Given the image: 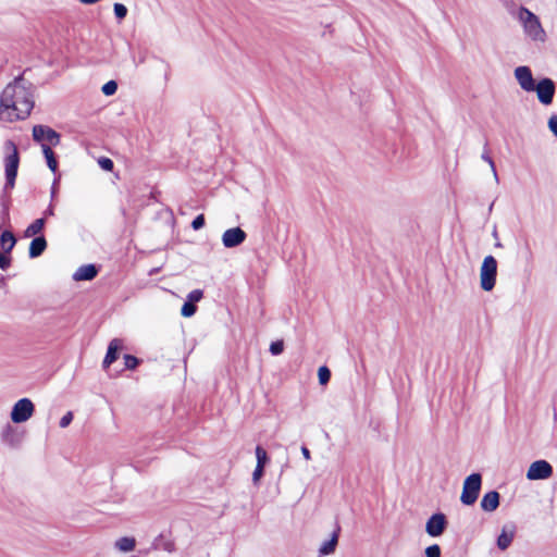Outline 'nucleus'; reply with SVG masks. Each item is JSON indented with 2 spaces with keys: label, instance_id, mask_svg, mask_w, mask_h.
<instances>
[{
  "label": "nucleus",
  "instance_id": "29",
  "mask_svg": "<svg viewBox=\"0 0 557 557\" xmlns=\"http://www.w3.org/2000/svg\"><path fill=\"white\" fill-rule=\"evenodd\" d=\"M284 350V343L283 341H276V342H273L271 343L270 345V352L274 356H277L280 354H282Z\"/></svg>",
  "mask_w": 557,
  "mask_h": 557
},
{
  "label": "nucleus",
  "instance_id": "25",
  "mask_svg": "<svg viewBox=\"0 0 557 557\" xmlns=\"http://www.w3.org/2000/svg\"><path fill=\"white\" fill-rule=\"evenodd\" d=\"M481 158H482V160H484L490 165L491 171H492L493 176H494V180H495V183L498 184L499 183V177H498V174H497V171H496V166H495V163H494L493 159L488 156L487 152H483Z\"/></svg>",
  "mask_w": 557,
  "mask_h": 557
},
{
  "label": "nucleus",
  "instance_id": "19",
  "mask_svg": "<svg viewBox=\"0 0 557 557\" xmlns=\"http://www.w3.org/2000/svg\"><path fill=\"white\" fill-rule=\"evenodd\" d=\"M135 546H136V541L134 537L124 536V537L119 539L115 542V547L120 552H123V553H128V552L134 550Z\"/></svg>",
  "mask_w": 557,
  "mask_h": 557
},
{
  "label": "nucleus",
  "instance_id": "11",
  "mask_svg": "<svg viewBox=\"0 0 557 557\" xmlns=\"http://www.w3.org/2000/svg\"><path fill=\"white\" fill-rule=\"evenodd\" d=\"M447 525L446 517L444 513L432 515L425 524L426 533L432 537H437L443 534Z\"/></svg>",
  "mask_w": 557,
  "mask_h": 557
},
{
  "label": "nucleus",
  "instance_id": "1",
  "mask_svg": "<svg viewBox=\"0 0 557 557\" xmlns=\"http://www.w3.org/2000/svg\"><path fill=\"white\" fill-rule=\"evenodd\" d=\"M35 104L34 87L22 76L9 83L0 95V121L25 120Z\"/></svg>",
  "mask_w": 557,
  "mask_h": 557
},
{
  "label": "nucleus",
  "instance_id": "20",
  "mask_svg": "<svg viewBox=\"0 0 557 557\" xmlns=\"http://www.w3.org/2000/svg\"><path fill=\"white\" fill-rule=\"evenodd\" d=\"M45 219L40 218L35 220L32 224L27 226V228L24 232L25 237H33L38 235L45 227Z\"/></svg>",
  "mask_w": 557,
  "mask_h": 557
},
{
  "label": "nucleus",
  "instance_id": "30",
  "mask_svg": "<svg viewBox=\"0 0 557 557\" xmlns=\"http://www.w3.org/2000/svg\"><path fill=\"white\" fill-rule=\"evenodd\" d=\"M114 14L119 20H123L127 14V8L122 3L114 4Z\"/></svg>",
  "mask_w": 557,
  "mask_h": 557
},
{
  "label": "nucleus",
  "instance_id": "5",
  "mask_svg": "<svg viewBox=\"0 0 557 557\" xmlns=\"http://www.w3.org/2000/svg\"><path fill=\"white\" fill-rule=\"evenodd\" d=\"M482 485V476L480 473H472L466 478L462 485L460 500L463 505H473L479 496Z\"/></svg>",
  "mask_w": 557,
  "mask_h": 557
},
{
  "label": "nucleus",
  "instance_id": "3",
  "mask_svg": "<svg viewBox=\"0 0 557 557\" xmlns=\"http://www.w3.org/2000/svg\"><path fill=\"white\" fill-rule=\"evenodd\" d=\"M4 151V171L7 187L12 188L15 184L17 169L20 164V157L16 145L12 140H7L3 145Z\"/></svg>",
  "mask_w": 557,
  "mask_h": 557
},
{
  "label": "nucleus",
  "instance_id": "6",
  "mask_svg": "<svg viewBox=\"0 0 557 557\" xmlns=\"http://www.w3.org/2000/svg\"><path fill=\"white\" fill-rule=\"evenodd\" d=\"M34 412L33 401L29 398H21L13 405L10 417L14 423H23L29 420Z\"/></svg>",
  "mask_w": 557,
  "mask_h": 557
},
{
  "label": "nucleus",
  "instance_id": "37",
  "mask_svg": "<svg viewBox=\"0 0 557 557\" xmlns=\"http://www.w3.org/2000/svg\"><path fill=\"white\" fill-rule=\"evenodd\" d=\"M205 225V216L203 214H199L197 215L194 221L191 222V227L197 231V230H200Z\"/></svg>",
  "mask_w": 557,
  "mask_h": 557
},
{
  "label": "nucleus",
  "instance_id": "38",
  "mask_svg": "<svg viewBox=\"0 0 557 557\" xmlns=\"http://www.w3.org/2000/svg\"><path fill=\"white\" fill-rule=\"evenodd\" d=\"M548 128L557 137V115H553L549 117Z\"/></svg>",
  "mask_w": 557,
  "mask_h": 557
},
{
  "label": "nucleus",
  "instance_id": "17",
  "mask_svg": "<svg viewBox=\"0 0 557 557\" xmlns=\"http://www.w3.org/2000/svg\"><path fill=\"white\" fill-rule=\"evenodd\" d=\"M338 542V533L334 532L332 537L323 542L319 548V556H327L335 552Z\"/></svg>",
  "mask_w": 557,
  "mask_h": 557
},
{
  "label": "nucleus",
  "instance_id": "23",
  "mask_svg": "<svg viewBox=\"0 0 557 557\" xmlns=\"http://www.w3.org/2000/svg\"><path fill=\"white\" fill-rule=\"evenodd\" d=\"M256 458H257V465L260 467H265L267 462L269 461L268 454L264 448L261 446L256 447Z\"/></svg>",
  "mask_w": 557,
  "mask_h": 557
},
{
  "label": "nucleus",
  "instance_id": "10",
  "mask_svg": "<svg viewBox=\"0 0 557 557\" xmlns=\"http://www.w3.org/2000/svg\"><path fill=\"white\" fill-rule=\"evenodd\" d=\"M247 234L240 227L226 230L222 235V244L225 248H235L246 240Z\"/></svg>",
  "mask_w": 557,
  "mask_h": 557
},
{
  "label": "nucleus",
  "instance_id": "4",
  "mask_svg": "<svg viewBox=\"0 0 557 557\" xmlns=\"http://www.w3.org/2000/svg\"><path fill=\"white\" fill-rule=\"evenodd\" d=\"M497 261L493 256H486L480 267V286L484 292H491L496 285Z\"/></svg>",
  "mask_w": 557,
  "mask_h": 557
},
{
  "label": "nucleus",
  "instance_id": "24",
  "mask_svg": "<svg viewBox=\"0 0 557 557\" xmlns=\"http://www.w3.org/2000/svg\"><path fill=\"white\" fill-rule=\"evenodd\" d=\"M318 377L321 385H326L331 379V371L327 367L322 366L318 370Z\"/></svg>",
  "mask_w": 557,
  "mask_h": 557
},
{
  "label": "nucleus",
  "instance_id": "26",
  "mask_svg": "<svg viewBox=\"0 0 557 557\" xmlns=\"http://www.w3.org/2000/svg\"><path fill=\"white\" fill-rule=\"evenodd\" d=\"M117 90V84L115 81H109L107 82L102 87H101V91L106 95V96H112L116 92Z\"/></svg>",
  "mask_w": 557,
  "mask_h": 557
},
{
  "label": "nucleus",
  "instance_id": "42",
  "mask_svg": "<svg viewBox=\"0 0 557 557\" xmlns=\"http://www.w3.org/2000/svg\"><path fill=\"white\" fill-rule=\"evenodd\" d=\"M495 246H496V247H502V244H500L499 242H497V243L495 244Z\"/></svg>",
  "mask_w": 557,
  "mask_h": 557
},
{
  "label": "nucleus",
  "instance_id": "12",
  "mask_svg": "<svg viewBox=\"0 0 557 557\" xmlns=\"http://www.w3.org/2000/svg\"><path fill=\"white\" fill-rule=\"evenodd\" d=\"M515 77L518 82V84L520 85V87L524 90V91H533L534 90V79H533V76H532V73H531V70L530 67L528 66H518L516 70H515Z\"/></svg>",
  "mask_w": 557,
  "mask_h": 557
},
{
  "label": "nucleus",
  "instance_id": "32",
  "mask_svg": "<svg viewBox=\"0 0 557 557\" xmlns=\"http://www.w3.org/2000/svg\"><path fill=\"white\" fill-rule=\"evenodd\" d=\"M426 557H441V547L437 544H433L425 548Z\"/></svg>",
  "mask_w": 557,
  "mask_h": 557
},
{
  "label": "nucleus",
  "instance_id": "41",
  "mask_svg": "<svg viewBox=\"0 0 557 557\" xmlns=\"http://www.w3.org/2000/svg\"><path fill=\"white\" fill-rule=\"evenodd\" d=\"M57 194V181H54V183L52 184V187H51V198H53Z\"/></svg>",
  "mask_w": 557,
  "mask_h": 557
},
{
  "label": "nucleus",
  "instance_id": "16",
  "mask_svg": "<svg viewBox=\"0 0 557 557\" xmlns=\"http://www.w3.org/2000/svg\"><path fill=\"white\" fill-rule=\"evenodd\" d=\"M47 248V242L44 236L35 237L29 245V257H39Z\"/></svg>",
  "mask_w": 557,
  "mask_h": 557
},
{
  "label": "nucleus",
  "instance_id": "9",
  "mask_svg": "<svg viewBox=\"0 0 557 557\" xmlns=\"http://www.w3.org/2000/svg\"><path fill=\"white\" fill-rule=\"evenodd\" d=\"M33 138L37 143L45 144V141L57 146L60 143V135L49 126L35 125L33 127Z\"/></svg>",
  "mask_w": 557,
  "mask_h": 557
},
{
  "label": "nucleus",
  "instance_id": "7",
  "mask_svg": "<svg viewBox=\"0 0 557 557\" xmlns=\"http://www.w3.org/2000/svg\"><path fill=\"white\" fill-rule=\"evenodd\" d=\"M553 475V467L546 460L532 462L527 471V479L530 481L546 480Z\"/></svg>",
  "mask_w": 557,
  "mask_h": 557
},
{
  "label": "nucleus",
  "instance_id": "22",
  "mask_svg": "<svg viewBox=\"0 0 557 557\" xmlns=\"http://www.w3.org/2000/svg\"><path fill=\"white\" fill-rule=\"evenodd\" d=\"M41 148H42V153L47 160V165L48 168L52 171V172H55L57 169H58V161L54 157V153L53 151L51 150V148L46 145V144H42L41 145Z\"/></svg>",
  "mask_w": 557,
  "mask_h": 557
},
{
  "label": "nucleus",
  "instance_id": "2",
  "mask_svg": "<svg viewBox=\"0 0 557 557\" xmlns=\"http://www.w3.org/2000/svg\"><path fill=\"white\" fill-rule=\"evenodd\" d=\"M513 17L521 26L525 38L534 42H544L546 40L547 34L540 17L527 7L520 5L517 8Z\"/></svg>",
  "mask_w": 557,
  "mask_h": 557
},
{
  "label": "nucleus",
  "instance_id": "8",
  "mask_svg": "<svg viewBox=\"0 0 557 557\" xmlns=\"http://www.w3.org/2000/svg\"><path fill=\"white\" fill-rule=\"evenodd\" d=\"M555 90V83L550 78H543L534 84L533 91L536 92L537 99L543 106H549L553 102Z\"/></svg>",
  "mask_w": 557,
  "mask_h": 557
},
{
  "label": "nucleus",
  "instance_id": "21",
  "mask_svg": "<svg viewBox=\"0 0 557 557\" xmlns=\"http://www.w3.org/2000/svg\"><path fill=\"white\" fill-rule=\"evenodd\" d=\"M515 536V532L510 531L507 532L506 528L503 529L502 533L499 534L497 539V546L499 549L505 550L509 547Z\"/></svg>",
  "mask_w": 557,
  "mask_h": 557
},
{
  "label": "nucleus",
  "instance_id": "39",
  "mask_svg": "<svg viewBox=\"0 0 557 557\" xmlns=\"http://www.w3.org/2000/svg\"><path fill=\"white\" fill-rule=\"evenodd\" d=\"M301 454H302V456H304V458L306 460H310L311 459L310 450L306 446L301 447Z\"/></svg>",
  "mask_w": 557,
  "mask_h": 557
},
{
  "label": "nucleus",
  "instance_id": "31",
  "mask_svg": "<svg viewBox=\"0 0 557 557\" xmlns=\"http://www.w3.org/2000/svg\"><path fill=\"white\" fill-rule=\"evenodd\" d=\"M98 164L104 171H112L113 169V161L107 157L99 158Z\"/></svg>",
  "mask_w": 557,
  "mask_h": 557
},
{
  "label": "nucleus",
  "instance_id": "18",
  "mask_svg": "<svg viewBox=\"0 0 557 557\" xmlns=\"http://www.w3.org/2000/svg\"><path fill=\"white\" fill-rule=\"evenodd\" d=\"M16 244L14 234L10 231H4L0 236V245L5 253H10Z\"/></svg>",
  "mask_w": 557,
  "mask_h": 557
},
{
  "label": "nucleus",
  "instance_id": "13",
  "mask_svg": "<svg viewBox=\"0 0 557 557\" xmlns=\"http://www.w3.org/2000/svg\"><path fill=\"white\" fill-rule=\"evenodd\" d=\"M499 493L496 491H490L485 493L481 499V508L486 512L495 511L499 506Z\"/></svg>",
  "mask_w": 557,
  "mask_h": 557
},
{
  "label": "nucleus",
  "instance_id": "40",
  "mask_svg": "<svg viewBox=\"0 0 557 557\" xmlns=\"http://www.w3.org/2000/svg\"><path fill=\"white\" fill-rule=\"evenodd\" d=\"M53 214H54V209H53V206H52V205H50V206L46 209V211H45V215H47V216H52Z\"/></svg>",
  "mask_w": 557,
  "mask_h": 557
},
{
  "label": "nucleus",
  "instance_id": "15",
  "mask_svg": "<svg viewBox=\"0 0 557 557\" xmlns=\"http://www.w3.org/2000/svg\"><path fill=\"white\" fill-rule=\"evenodd\" d=\"M97 269L94 264H85L79 267L73 274L75 281H90L97 275Z\"/></svg>",
  "mask_w": 557,
  "mask_h": 557
},
{
  "label": "nucleus",
  "instance_id": "28",
  "mask_svg": "<svg viewBox=\"0 0 557 557\" xmlns=\"http://www.w3.org/2000/svg\"><path fill=\"white\" fill-rule=\"evenodd\" d=\"M203 293L201 289H194L187 295V301L191 304L198 302L202 299Z\"/></svg>",
  "mask_w": 557,
  "mask_h": 557
},
{
  "label": "nucleus",
  "instance_id": "35",
  "mask_svg": "<svg viewBox=\"0 0 557 557\" xmlns=\"http://www.w3.org/2000/svg\"><path fill=\"white\" fill-rule=\"evenodd\" d=\"M11 264V258L9 253L0 252V269L7 270Z\"/></svg>",
  "mask_w": 557,
  "mask_h": 557
},
{
  "label": "nucleus",
  "instance_id": "27",
  "mask_svg": "<svg viewBox=\"0 0 557 557\" xmlns=\"http://www.w3.org/2000/svg\"><path fill=\"white\" fill-rule=\"evenodd\" d=\"M196 312V306L195 304H191L190 301H186L182 309H181V314L185 318H189V317H193Z\"/></svg>",
  "mask_w": 557,
  "mask_h": 557
},
{
  "label": "nucleus",
  "instance_id": "33",
  "mask_svg": "<svg viewBox=\"0 0 557 557\" xmlns=\"http://www.w3.org/2000/svg\"><path fill=\"white\" fill-rule=\"evenodd\" d=\"M125 367L129 370L135 369L138 366V359L132 355L124 356Z\"/></svg>",
  "mask_w": 557,
  "mask_h": 557
},
{
  "label": "nucleus",
  "instance_id": "14",
  "mask_svg": "<svg viewBox=\"0 0 557 557\" xmlns=\"http://www.w3.org/2000/svg\"><path fill=\"white\" fill-rule=\"evenodd\" d=\"M123 342L120 338H114L110 342L107 355L103 359V368H109L117 359V351L122 349Z\"/></svg>",
  "mask_w": 557,
  "mask_h": 557
},
{
  "label": "nucleus",
  "instance_id": "34",
  "mask_svg": "<svg viewBox=\"0 0 557 557\" xmlns=\"http://www.w3.org/2000/svg\"><path fill=\"white\" fill-rule=\"evenodd\" d=\"M264 473V467L256 466L252 472V482L258 484Z\"/></svg>",
  "mask_w": 557,
  "mask_h": 557
},
{
  "label": "nucleus",
  "instance_id": "36",
  "mask_svg": "<svg viewBox=\"0 0 557 557\" xmlns=\"http://www.w3.org/2000/svg\"><path fill=\"white\" fill-rule=\"evenodd\" d=\"M72 420H73V412H72V411H67V412H66V413H65V414L60 419V423H59V424H60V426H61L62 429H65V428H67V426L71 424Z\"/></svg>",
  "mask_w": 557,
  "mask_h": 557
}]
</instances>
